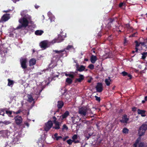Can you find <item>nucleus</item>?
I'll use <instances>...</instances> for the list:
<instances>
[{"label":"nucleus","mask_w":147,"mask_h":147,"mask_svg":"<svg viewBox=\"0 0 147 147\" xmlns=\"http://www.w3.org/2000/svg\"><path fill=\"white\" fill-rule=\"evenodd\" d=\"M146 111L144 110H141L140 109H138V113L139 114H140L141 116L142 117L145 116V115L144 114Z\"/></svg>","instance_id":"nucleus-27"},{"label":"nucleus","mask_w":147,"mask_h":147,"mask_svg":"<svg viewBox=\"0 0 147 147\" xmlns=\"http://www.w3.org/2000/svg\"><path fill=\"white\" fill-rule=\"evenodd\" d=\"M142 59H144L147 56V52H144L142 53Z\"/></svg>","instance_id":"nucleus-38"},{"label":"nucleus","mask_w":147,"mask_h":147,"mask_svg":"<svg viewBox=\"0 0 147 147\" xmlns=\"http://www.w3.org/2000/svg\"><path fill=\"white\" fill-rule=\"evenodd\" d=\"M15 137L14 138L12 144H18L20 143L19 140L20 139V136L18 134H15Z\"/></svg>","instance_id":"nucleus-14"},{"label":"nucleus","mask_w":147,"mask_h":147,"mask_svg":"<svg viewBox=\"0 0 147 147\" xmlns=\"http://www.w3.org/2000/svg\"><path fill=\"white\" fill-rule=\"evenodd\" d=\"M67 143L69 144H71L73 142H74V141L71 139H69L67 140Z\"/></svg>","instance_id":"nucleus-42"},{"label":"nucleus","mask_w":147,"mask_h":147,"mask_svg":"<svg viewBox=\"0 0 147 147\" xmlns=\"http://www.w3.org/2000/svg\"><path fill=\"white\" fill-rule=\"evenodd\" d=\"M53 125V123L52 121H49L45 124V131H47L49 130L52 127Z\"/></svg>","instance_id":"nucleus-11"},{"label":"nucleus","mask_w":147,"mask_h":147,"mask_svg":"<svg viewBox=\"0 0 147 147\" xmlns=\"http://www.w3.org/2000/svg\"><path fill=\"white\" fill-rule=\"evenodd\" d=\"M70 73H65V75L66 76H69Z\"/></svg>","instance_id":"nucleus-61"},{"label":"nucleus","mask_w":147,"mask_h":147,"mask_svg":"<svg viewBox=\"0 0 147 147\" xmlns=\"http://www.w3.org/2000/svg\"><path fill=\"white\" fill-rule=\"evenodd\" d=\"M137 32H135V33L133 34L130 35L129 36V37H135L136 36V35L137 34Z\"/></svg>","instance_id":"nucleus-47"},{"label":"nucleus","mask_w":147,"mask_h":147,"mask_svg":"<svg viewBox=\"0 0 147 147\" xmlns=\"http://www.w3.org/2000/svg\"><path fill=\"white\" fill-rule=\"evenodd\" d=\"M138 143L136 142L133 145V147H137Z\"/></svg>","instance_id":"nucleus-55"},{"label":"nucleus","mask_w":147,"mask_h":147,"mask_svg":"<svg viewBox=\"0 0 147 147\" xmlns=\"http://www.w3.org/2000/svg\"><path fill=\"white\" fill-rule=\"evenodd\" d=\"M43 82L40 83L38 86H36L37 87H33V89L34 90V93L36 95H39L40 94L43 89L45 87L44 85H43Z\"/></svg>","instance_id":"nucleus-5"},{"label":"nucleus","mask_w":147,"mask_h":147,"mask_svg":"<svg viewBox=\"0 0 147 147\" xmlns=\"http://www.w3.org/2000/svg\"><path fill=\"white\" fill-rule=\"evenodd\" d=\"M35 82L34 81H31L30 82L29 84L31 85H32V84H35Z\"/></svg>","instance_id":"nucleus-49"},{"label":"nucleus","mask_w":147,"mask_h":147,"mask_svg":"<svg viewBox=\"0 0 147 147\" xmlns=\"http://www.w3.org/2000/svg\"><path fill=\"white\" fill-rule=\"evenodd\" d=\"M53 44L52 43V41L50 42L48 40H44L40 43V46L41 48L45 49Z\"/></svg>","instance_id":"nucleus-7"},{"label":"nucleus","mask_w":147,"mask_h":147,"mask_svg":"<svg viewBox=\"0 0 147 147\" xmlns=\"http://www.w3.org/2000/svg\"><path fill=\"white\" fill-rule=\"evenodd\" d=\"M34 6L35 8L36 9H38L39 7V6L38 5H35Z\"/></svg>","instance_id":"nucleus-64"},{"label":"nucleus","mask_w":147,"mask_h":147,"mask_svg":"<svg viewBox=\"0 0 147 147\" xmlns=\"http://www.w3.org/2000/svg\"><path fill=\"white\" fill-rule=\"evenodd\" d=\"M6 113L9 116L11 117V114L13 111H9L8 110H6L5 111Z\"/></svg>","instance_id":"nucleus-36"},{"label":"nucleus","mask_w":147,"mask_h":147,"mask_svg":"<svg viewBox=\"0 0 147 147\" xmlns=\"http://www.w3.org/2000/svg\"><path fill=\"white\" fill-rule=\"evenodd\" d=\"M76 70L80 72L84 71L85 69V67L83 65H79L78 63L76 64Z\"/></svg>","instance_id":"nucleus-12"},{"label":"nucleus","mask_w":147,"mask_h":147,"mask_svg":"<svg viewBox=\"0 0 147 147\" xmlns=\"http://www.w3.org/2000/svg\"><path fill=\"white\" fill-rule=\"evenodd\" d=\"M126 27L128 28H129H129H130V26H129V24H127L126 25Z\"/></svg>","instance_id":"nucleus-62"},{"label":"nucleus","mask_w":147,"mask_h":147,"mask_svg":"<svg viewBox=\"0 0 147 147\" xmlns=\"http://www.w3.org/2000/svg\"><path fill=\"white\" fill-rule=\"evenodd\" d=\"M26 96V97L27 98V100L28 101L31 102L33 101L34 99H33V97L32 96V95L28 94Z\"/></svg>","instance_id":"nucleus-29"},{"label":"nucleus","mask_w":147,"mask_h":147,"mask_svg":"<svg viewBox=\"0 0 147 147\" xmlns=\"http://www.w3.org/2000/svg\"><path fill=\"white\" fill-rule=\"evenodd\" d=\"M88 67L91 69H92L94 68V66L93 64H91L89 65Z\"/></svg>","instance_id":"nucleus-43"},{"label":"nucleus","mask_w":147,"mask_h":147,"mask_svg":"<svg viewBox=\"0 0 147 147\" xmlns=\"http://www.w3.org/2000/svg\"><path fill=\"white\" fill-rule=\"evenodd\" d=\"M78 113L84 119L87 118L88 116H91V115L92 114L91 109L86 107H82L80 108Z\"/></svg>","instance_id":"nucleus-3"},{"label":"nucleus","mask_w":147,"mask_h":147,"mask_svg":"<svg viewBox=\"0 0 147 147\" xmlns=\"http://www.w3.org/2000/svg\"><path fill=\"white\" fill-rule=\"evenodd\" d=\"M10 18V14H7L4 15L2 17L0 21L1 22H5L8 20Z\"/></svg>","instance_id":"nucleus-15"},{"label":"nucleus","mask_w":147,"mask_h":147,"mask_svg":"<svg viewBox=\"0 0 147 147\" xmlns=\"http://www.w3.org/2000/svg\"><path fill=\"white\" fill-rule=\"evenodd\" d=\"M4 114L5 113L3 110H1L0 112V115H2V116H4Z\"/></svg>","instance_id":"nucleus-51"},{"label":"nucleus","mask_w":147,"mask_h":147,"mask_svg":"<svg viewBox=\"0 0 147 147\" xmlns=\"http://www.w3.org/2000/svg\"><path fill=\"white\" fill-rule=\"evenodd\" d=\"M77 136L76 134L74 135L72 137V139H73L72 140L74 141V142L75 143H76L79 142V141L78 140H76V139H77Z\"/></svg>","instance_id":"nucleus-34"},{"label":"nucleus","mask_w":147,"mask_h":147,"mask_svg":"<svg viewBox=\"0 0 147 147\" xmlns=\"http://www.w3.org/2000/svg\"><path fill=\"white\" fill-rule=\"evenodd\" d=\"M21 66L23 69H25L27 67L26 65L27 60L26 59L22 58L20 60Z\"/></svg>","instance_id":"nucleus-13"},{"label":"nucleus","mask_w":147,"mask_h":147,"mask_svg":"<svg viewBox=\"0 0 147 147\" xmlns=\"http://www.w3.org/2000/svg\"><path fill=\"white\" fill-rule=\"evenodd\" d=\"M75 76V74L74 72H70L69 75V77L71 78H73Z\"/></svg>","instance_id":"nucleus-41"},{"label":"nucleus","mask_w":147,"mask_h":147,"mask_svg":"<svg viewBox=\"0 0 147 147\" xmlns=\"http://www.w3.org/2000/svg\"><path fill=\"white\" fill-rule=\"evenodd\" d=\"M36 62V60L34 58H32L30 59L29 61V66H32L35 64Z\"/></svg>","instance_id":"nucleus-23"},{"label":"nucleus","mask_w":147,"mask_h":147,"mask_svg":"<svg viewBox=\"0 0 147 147\" xmlns=\"http://www.w3.org/2000/svg\"><path fill=\"white\" fill-rule=\"evenodd\" d=\"M2 123L5 125H7L11 123V122L9 121H5L3 122H2Z\"/></svg>","instance_id":"nucleus-40"},{"label":"nucleus","mask_w":147,"mask_h":147,"mask_svg":"<svg viewBox=\"0 0 147 147\" xmlns=\"http://www.w3.org/2000/svg\"><path fill=\"white\" fill-rule=\"evenodd\" d=\"M43 33V31L41 30H38L35 31V34L36 35L38 36L41 35Z\"/></svg>","instance_id":"nucleus-31"},{"label":"nucleus","mask_w":147,"mask_h":147,"mask_svg":"<svg viewBox=\"0 0 147 147\" xmlns=\"http://www.w3.org/2000/svg\"><path fill=\"white\" fill-rule=\"evenodd\" d=\"M97 60V58L96 56L92 55L90 57V61L92 63H94Z\"/></svg>","instance_id":"nucleus-24"},{"label":"nucleus","mask_w":147,"mask_h":147,"mask_svg":"<svg viewBox=\"0 0 147 147\" xmlns=\"http://www.w3.org/2000/svg\"><path fill=\"white\" fill-rule=\"evenodd\" d=\"M48 16L51 22H52L54 21L55 17L50 12H49L48 13Z\"/></svg>","instance_id":"nucleus-21"},{"label":"nucleus","mask_w":147,"mask_h":147,"mask_svg":"<svg viewBox=\"0 0 147 147\" xmlns=\"http://www.w3.org/2000/svg\"><path fill=\"white\" fill-rule=\"evenodd\" d=\"M139 147H144V143H140L139 144Z\"/></svg>","instance_id":"nucleus-52"},{"label":"nucleus","mask_w":147,"mask_h":147,"mask_svg":"<svg viewBox=\"0 0 147 147\" xmlns=\"http://www.w3.org/2000/svg\"><path fill=\"white\" fill-rule=\"evenodd\" d=\"M62 129H66L67 130L68 129V128L67 127L66 125H64L63 126Z\"/></svg>","instance_id":"nucleus-48"},{"label":"nucleus","mask_w":147,"mask_h":147,"mask_svg":"<svg viewBox=\"0 0 147 147\" xmlns=\"http://www.w3.org/2000/svg\"><path fill=\"white\" fill-rule=\"evenodd\" d=\"M7 53V49L3 47V46L0 45V54L2 57H4Z\"/></svg>","instance_id":"nucleus-9"},{"label":"nucleus","mask_w":147,"mask_h":147,"mask_svg":"<svg viewBox=\"0 0 147 147\" xmlns=\"http://www.w3.org/2000/svg\"><path fill=\"white\" fill-rule=\"evenodd\" d=\"M57 133H55L54 135L53 136V138L55 140H58L62 138V137L61 136H58Z\"/></svg>","instance_id":"nucleus-26"},{"label":"nucleus","mask_w":147,"mask_h":147,"mask_svg":"<svg viewBox=\"0 0 147 147\" xmlns=\"http://www.w3.org/2000/svg\"><path fill=\"white\" fill-rule=\"evenodd\" d=\"M111 82L110 78L109 77L108 78L106 79L105 80V82L107 86H109L110 84V82Z\"/></svg>","instance_id":"nucleus-32"},{"label":"nucleus","mask_w":147,"mask_h":147,"mask_svg":"<svg viewBox=\"0 0 147 147\" xmlns=\"http://www.w3.org/2000/svg\"><path fill=\"white\" fill-rule=\"evenodd\" d=\"M48 16L51 22H52L54 21L55 17L50 12H49L48 13Z\"/></svg>","instance_id":"nucleus-22"},{"label":"nucleus","mask_w":147,"mask_h":147,"mask_svg":"<svg viewBox=\"0 0 147 147\" xmlns=\"http://www.w3.org/2000/svg\"><path fill=\"white\" fill-rule=\"evenodd\" d=\"M30 121V120L28 119L27 121L24 124L26 125L28 127L29 126V124L28 123V122H29Z\"/></svg>","instance_id":"nucleus-44"},{"label":"nucleus","mask_w":147,"mask_h":147,"mask_svg":"<svg viewBox=\"0 0 147 147\" xmlns=\"http://www.w3.org/2000/svg\"><path fill=\"white\" fill-rule=\"evenodd\" d=\"M12 0L14 3H16V2L18 1H20V0Z\"/></svg>","instance_id":"nucleus-63"},{"label":"nucleus","mask_w":147,"mask_h":147,"mask_svg":"<svg viewBox=\"0 0 147 147\" xmlns=\"http://www.w3.org/2000/svg\"><path fill=\"white\" fill-rule=\"evenodd\" d=\"M73 46L71 45H68L67 47L63 50L60 51L55 50L54 51L55 52V56H57L56 58L54 57L53 60L51 61V63L49 65V66L53 68L57 65V62L58 61L59 58L62 57H65L67 55V52L70 50L73 49Z\"/></svg>","instance_id":"nucleus-2"},{"label":"nucleus","mask_w":147,"mask_h":147,"mask_svg":"<svg viewBox=\"0 0 147 147\" xmlns=\"http://www.w3.org/2000/svg\"><path fill=\"white\" fill-rule=\"evenodd\" d=\"M82 122V123H87L88 121L86 120H82V121H81Z\"/></svg>","instance_id":"nucleus-58"},{"label":"nucleus","mask_w":147,"mask_h":147,"mask_svg":"<svg viewBox=\"0 0 147 147\" xmlns=\"http://www.w3.org/2000/svg\"><path fill=\"white\" fill-rule=\"evenodd\" d=\"M59 73H57V74H55L53 75V78H49V80L50 81H51V80H55V77H58V76L59 75Z\"/></svg>","instance_id":"nucleus-35"},{"label":"nucleus","mask_w":147,"mask_h":147,"mask_svg":"<svg viewBox=\"0 0 147 147\" xmlns=\"http://www.w3.org/2000/svg\"><path fill=\"white\" fill-rule=\"evenodd\" d=\"M96 88L97 92H101L102 90V84L100 83H98L96 87Z\"/></svg>","instance_id":"nucleus-17"},{"label":"nucleus","mask_w":147,"mask_h":147,"mask_svg":"<svg viewBox=\"0 0 147 147\" xmlns=\"http://www.w3.org/2000/svg\"><path fill=\"white\" fill-rule=\"evenodd\" d=\"M115 21L114 19H111L110 20L109 22V24H111V23H112L113 22Z\"/></svg>","instance_id":"nucleus-50"},{"label":"nucleus","mask_w":147,"mask_h":147,"mask_svg":"<svg viewBox=\"0 0 147 147\" xmlns=\"http://www.w3.org/2000/svg\"><path fill=\"white\" fill-rule=\"evenodd\" d=\"M125 4V3H121L119 4V6L120 7H121L123 5H124Z\"/></svg>","instance_id":"nucleus-56"},{"label":"nucleus","mask_w":147,"mask_h":147,"mask_svg":"<svg viewBox=\"0 0 147 147\" xmlns=\"http://www.w3.org/2000/svg\"><path fill=\"white\" fill-rule=\"evenodd\" d=\"M132 111H135L136 110V108L135 107H134L132 108Z\"/></svg>","instance_id":"nucleus-60"},{"label":"nucleus","mask_w":147,"mask_h":147,"mask_svg":"<svg viewBox=\"0 0 147 147\" xmlns=\"http://www.w3.org/2000/svg\"><path fill=\"white\" fill-rule=\"evenodd\" d=\"M65 37L64 36L62 35L61 34L58 35V38L57 39L55 38L52 41V44L56 42L59 43L63 41L64 40V38Z\"/></svg>","instance_id":"nucleus-8"},{"label":"nucleus","mask_w":147,"mask_h":147,"mask_svg":"<svg viewBox=\"0 0 147 147\" xmlns=\"http://www.w3.org/2000/svg\"><path fill=\"white\" fill-rule=\"evenodd\" d=\"M22 111L20 109H19L17 112H15L14 111H13V113H15L16 114H18L19 113H20Z\"/></svg>","instance_id":"nucleus-46"},{"label":"nucleus","mask_w":147,"mask_h":147,"mask_svg":"<svg viewBox=\"0 0 147 147\" xmlns=\"http://www.w3.org/2000/svg\"><path fill=\"white\" fill-rule=\"evenodd\" d=\"M11 133H10V131L7 130H1L0 131V136L3 137H8L9 136Z\"/></svg>","instance_id":"nucleus-10"},{"label":"nucleus","mask_w":147,"mask_h":147,"mask_svg":"<svg viewBox=\"0 0 147 147\" xmlns=\"http://www.w3.org/2000/svg\"><path fill=\"white\" fill-rule=\"evenodd\" d=\"M129 120V118L127 117V116L126 115H124L122 117V119L120 120V121L122 123H127Z\"/></svg>","instance_id":"nucleus-20"},{"label":"nucleus","mask_w":147,"mask_h":147,"mask_svg":"<svg viewBox=\"0 0 147 147\" xmlns=\"http://www.w3.org/2000/svg\"><path fill=\"white\" fill-rule=\"evenodd\" d=\"M95 97L96 98V99L97 100V101H100V98H99V97H98V96H95Z\"/></svg>","instance_id":"nucleus-57"},{"label":"nucleus","mask_w":147,"mask_h":147,"mask_svg":"<svg viewBox=\"0 0 147 147\" xmlns=\"http://www.w3.org/2000/svg\"><path fill=\"white\" fill-rule=\"evenodd\" d=\"M21 15L22 18L19 20V22L21 25L18 26L16 29L13 28H11L9 29V36L10 37L16 36L18 32L17 29L21 28L22 27H26L28 26L29 22L31 20V17L27 14V11H22L21 13Z\"/></svg>","instance_id":"nucleus-1"},{"label":"nucleus","mask_w":147,"mask_h":147,"mask_svg":"<svg viewBox=\"0 0 147 147\" xmlns=\"http://www.w3.org/2000/svg\"><path fill=\"white\" fill-rule=\"evenodd\" d=\"M8 83L7 85L10 87H12L14 84V81L12 80L9 79H8Z\"/></svg>","instance_id":"nucleus-28"},{"label":"nucleus","mask_w":147,"mask_h":147,"mask_svg":"<svg viewBox=\"0 0 147 147\" xmlns=\"http://www.w3.org/2000/svg\"><path fill=\"white\" fill-rule=\"evenodd\" d=\"M121 74L123 76H127V75H128V73L125 71L122 72L121 73Z\"/></svg>","instance_id":"nucleus-45"},{"label":"nucleus","mask_w":147,"mask_h":147,"mask_svg":"<svg viewBox=\"0 0 147 147\" xmlns=\"http://www.w3.org/2000/svg\"><path fill=\"white\" fill-rule=\"evenodd\" d=\"M127 76L129 77V79H131V78H132V76L131 75H130V74H128V75H127Z\"/></svg>","instance_id":"nucleus-59"},{"label":"nucleus","mask_w":147,"mask_h":147,"mask_svg":"<svg viewBox=\"0 0 147 147\" xmlns=\"http://www.w3.org/2000/svg\"><path fill=\"white\" fill-rule=\"evenodd\" d=\"M63 103L61 101H58L57 105V106L59 109H61L63 105Z\"/></svg>","instance_id":"nucleus-33"},{"label":"nucleus","mask_w":147,"mask_h":147,"mask_svg":"<svg viewBox=\"0 0 147 147\" xmlns=\"http://www.w3.org/2000/svg\"><path fill=\"white\" fill-rule=\"evenodd\" d=\"M66 82L69 84H71L72 82V80L70 78H67L66 80Z\"/></svg>","instance_id":"nucleus-39"},{"label":"nucleus","mask_w":147,"mask_h":147,"mask_svg":"<svg viewBox=\"0 0 147 147\" xmlns=\"http://www.w3.org/2000/svg\"><path fill=\"white\" fill-rule=\"evenodd\" d=\"M69 115V113L68 111H66L60 117V118L63 119L66 118Z\"/></svg>","instance_id":"nucleus-25"},{"label":"nucleus","mask_w":147,"mask_h":147,"mask_svg":"<svg viewBox=\"0 0 147 147\" xmlns=\"http://www.w3.org/2000/svg\"><path fill=\"white\" fill-rule=\"evenodd\" d=\"M16 123L19 125L20 124L22 121V119L21 116H17L15 117Z\"/></svg>","instance_id":"nucleus-18"},{"label":"nucleus","mask_w":147,"mask_h":147,"mask_svg":"<svg viewBox=\"0 0 147 147\" xmlns=\"http://www.w3.org/2000/svg\"><path fill=\"white\" fill-rule=\"evenodd\" d=\"M53 123L54 124L55 126L53 128L55 129H59L60 128V126L61 124V123L55 120L53 121Z\"/></svg>","instance_id":"nucleus-19"},{"label":"nucleus","mask_w":147,"mask_h":147,"mask_svg":"<svg viewBox=\"0 0 147 147\" xmlns=\"http://www.w3.org/2000/svg\"><path fill=\"white\" fill-rule=\"evenodd\" d=\"M141 139V138L140 137L138 138L137 140H136V142L138 143L140 141Z\"/></svg>","instance_id":"nucleus-53"},{"label":"nucleus","mask_w":147,"mask_h":147,"mask_svg":"<svg viewBox=\"0 0 147 147\" xmlns=\"http://www.w3.org/2000/svg\"><path fill=\"white\" fill-rule=\"evenodd\" d=\"M147 129V125L146 124L142 125L139 128L138 130V134L140 137L144 135Z\"/></svg>","instance_id":"nucleus-6"},{"label":"nucleus","mask_w":147,"mask_h":147,"mask_svg":"<svg viewBox=\"0 0 147 147\" xmlns=\"http://www.w3.org/2000/svg\"><path fill=\"white\" fill-rule=\"evenodd\" d=\"M129 130L126 128H124L122 130V132L124 134H127L128 133Z\"/></svg>","instance_id":"nucleus-37"},{"label":"nucleus","mask_w":147,"mask_h":147,"mask_svg":"<svg viewBox=\"0 0 147 147\" xmlns=\"http://www.w3.org/2000/svg\"><path fill=\"white\" fill-rule=\"evenodd\" d=\"M135 43L136 44L135 51H133L132 52L134 53L135 52H137L138 50L140 51L141 50L142 48L141 47V46H142L144 47H145L146 48H147V39L145 41V42H141L138 43V42L137 41H135Z\"/></svg>","instance_id":"nucleus-4"},{"label":"nucleus","mask_w":147,"mask_h":147,"mask_svg":"<svg viewBox=\"0 0 147 147\" xmlns=\"http://www.w3.org/2000/svg\"><path fill=\"white\" fill-rule=\"evenodd\" d=\"M84 77L83 75L79 74L78 78L76 79L75 82V83L81 82L84 79Z\"/></svg>","instance_id":"nucleus-16"},{"label":"nucleus","mask_w":147,"mask_h":147,"mask_svg":"<svg viewBox=\"0 0 147 147\" xmlns=\"http://www.w3.org/2000/svg\"><path fill=\"white\" fill-rule=\"evenodd\" d=\"M109 54H111V52H109L108 53H106L105 55H104L103 58L104 59H106L107 58H111V55L109 56Z\"/></svg>","instance_id":"nucleus-30"},{"label":"nucleus","mask_w":147,"mask_h":147,"mask_svg":"<svg viewBox=\"0 0 147 147\" xmlns=\"http://www.w3.org/2000/svg\"><path fill=\"white\" fill-rule=\"evenodd\" d=\"M77 118H78L79 119V120L78 121H76V122H79V121H80L81 119V118H80L79 117H75V119H76ZM73 121H74V122H75V119H74V120Z\"/></svg>","instance_id":"nucleus-54"}]
</instances>
